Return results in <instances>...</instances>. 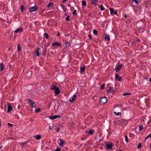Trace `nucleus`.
I'll use <instances>...</instances> for the list:
<instances>
[{"mask_svg": "<svg viewBox=\"0 0 151 151\" xmlns=\"http://www.w3.org/2000/svg\"><path fill=\"white\" fill-rule=\"evenodd\" d=\"M50 88L52 90H55V96H57L60 93V90L59 88L57 87L55 85L52 84V86L50 87Z\"/></svg>", "mask_w": 151, "mask_h": 151, "instance_id": "nucleus-1", "label": "nucleus"}, {"mask_svg": "<svg viewBox=\"0 0 151 151\" xmlns=\"http://www.w3.org/2000/svg\"><path fill=\"white\" fill-rule=\"evenodd\" d=\"M107 101V98L105 96L102 97L101 98L100 102L101 104H104Z\"/></svg>", "mask_w": 151, "mask_h": 151, "instance_id": "nucleus-2", "label": "nucleus"}, {"mask_svg": "<svg viewBox=\"0 0 151 151\" xmlns=\"http://www.w3.org/2000/svg\"><path fill=\"white\" fill-rule=\"evenodd\" d=\"M27 101L30 103V105L32 108H35L36 106V105L35 103L33 102L30 99H27Z\"/></svg>", "mask_w": 151, "mask_h": 151, "instance_id": "nucleus-3", "label": "nucleus"}, {"mask_svg": "<svg viewBox=\"0 0 151 151\" xmlns=\"http://www.w3.org/2000/svg\"><path fill=\"white\" fill-rule=\"evenodd\" d=\"M106 148L107 149L110 150L112 149V147L113 146L112 143L110 142H107L106 144Z\"/></svg>", "mask_w": 151, "mask_h": 151, "instance_id": "nucleus-4", "label": "nucleus"}, {"mask_svg": "<svg viewBox=\"0 0 151 151\" xmlns=\"http://www.w3.org/2000/svg\"><path fill=\"white\" fill-rule=\"evenodd\" d=\"M94 132V130L93 129H91L90 130L87 131H86L85 133L86 134H88L89 135H93Z\"/></svg>", "mask_w": 151, "mask_h": 151, "instance_id": "nucleus-5", "label": "nucleus"}, {"mask_svg": "<svg viewBox=\"0 0 151 151\" xmlns=\"http://www.w3.org/2000/svg\"><path fill=\"white\" fill-rule=\"evenodd\" d=\"M115 79L118 81H122V78L120 77L119 75L117 73H116L115 77Z\"/></svg>", "mask_w": 151, "mask_h": 151, "instance_id": "nucleus-6", "label": "nucleus"}, {"mask_svg": "<svg viewBox=\"0 0 151 151\" xmlns=\"http://www.w3.org/2000/svg\"><path fill=\"white\" fill-rule=\"evenodd\" d=\"M122 66V64H121L118 65V66H116V68L114 69V70L116 72H118L121 69Z\"/></svg>", "mask_w": 151, "mask_h": 151, "instance_id": "nucleus-7", "label": "nucleus"}, {"mask_svg": "<svg viewBox=\"0 0 151 151\" xmlns=\"http://www.w3.org/2000/svg\"><path fill=\"white\" fill-rule=\"evenodd\" d=\"M23 31H24V30H23V28L22 27H20L19 28L16 30L14 31V33H20L23 32Z\"/></svg>", "mask_w": 151, "mask_h": 151, "instance_id": "nucleus-8", "label": "nucleus"}, {"mask_svg": "<svg viewBox=\"0 0 151 151\" xmlns=\"http://www.w3.org/2000/svg\"><path fill=\"white\" fill-rule=\"evenodd\" d=\"M77 98L76 95L74 94L69 99V101L70 102H72L75 101V99Z\"/></svg>", "mask_w": 151, "mask_h": 151, "instance_id": "nucleus-9", "label": "nucleus"}, {"mask_svg": "<svg viewBox=\"0 0 151 151\" xmlns=\"http://www.w3.org/2000/svg\"><path fill=\"white\" fill-rule=\"evenodd\" d=\"M37 8L36 6H35L33 7H32L30 8L29 9L30 12H33L37 10Z\"/></svg>", "mask_w": 151, "mask_h": 151, "instance_id": "nucleus-10", "label": "nucleus"}, {"mask_svg": "<svg viewBox=\"0 0 151 151\" xmlns=\"http://www.w3.org/2000/svg\"><path fill=\"white\" fill-rule=\"evenodd\" d=\"M7 112L10 113L12 110L13 108L12 106L10 104H8L7 106Z\"/></svg>", "mask_w": 151, "mask_h": 151, "instance_id": "nucleus-11", "label": "nucleus"}, {"mask_svg": "<svg viewBox=\"0 0 151 151\" xmlns=\"http://www.w3.org/2000/svg\"><path fill=\"white\" fill-rule=\"evenodd\" d=\"M52 46H61V43L58 42H55L53 43L51 45Z\"/></svg>", "mask_w": 151, "mask_h": 151, "instance_id": "nucleus-12", "label": "nucleus"}, {"mask_svg": "<svg viewBox=\"0 0 151 151\" xmlns=\"http://www.w3.org/2000/svg\"><path fill=\"white\" fill-rule=\"evenodd\" d=\"M34 138H35L37 140H39L41 138V136L40 135H36L34 136Z\"/></svg>", "mask_w": 151, "mask_h": 151, "instance_id": "nucleus-13", "label": "nucleus"}, {"mask_svg": "<svg viewBox=\"0 0 151 151\" xmlns=\"http://www.w3.org/2000/svg\"><path fill=\"white\" fill-rule=\"evenodd\" d=\"M80 69H81V70L80 71V73H83L85 70V66H81L80 67Z\"/></svg>", "mask_w": 151, "mask_h": 151, "instance_id": "nucleus-14", "label": "nucleus"}, {"mask_svg": "<svg viewBox=\"0 0 151 151\" xmlns=\"http://www.w3.org/2000/svg\"><path fill=\"white\" fill-rule=\"evenodd\" d=\"M91 4H93L94 5H96L98 2V0H91Z\"/></svg>", "mask_w": 151, "mask_h": 151, "instance_id": "nucleus-15", "label": "nucleus"}, {"mask_svg": "<svg viewBox=\"0 0 151 151\" xmlns=\"http://www.w3.org/2000/svg\"><path fill=\"white\" fill-rule=\"evenodd\" d=\"M114 88L112 87H110L106 91L107 92H113L114 91Z\"/></svg>", "mask_w": 151, "mask_h": 151, "instance_id": "nucleus-16", "label": "nucleus"}, {"mask_svg": "<svg viewBox=\"0 0 151 151\" xmlns=\"http://www.w3.org/2000/svg\"><path fill=\"white\" fill-rule=\"evenodd\" d=\"M60 143H59V145L60 146H62L64 144V141L62 139H60Z\"/></svg>", "mask_w": 151, "mask_h": 151, "instance_id": "nucleus-17", "label": "nucleus"}, {"mask_svg": "<svg viewBox=\"0 0 151 151\" xmlns=\"http://www.w3.org/2000/svg\"><path fill=\"white\" fill-rule=\"evenodd\" d=\"M17 51L18 53L19 54L22 52L21 49L19 44H18L17 46Z\"/></svg>", "mask_w": 151, "mask_h": 151, "instance_id": "nucleus-18", "label": "nucleus"}, {"mask_svg": "<svg viewBox=\"0 0 151 151\" xmlns=\"http://www.w3.org/2000/svg\"><path fill=\"white\" fill-rule=\"evenodd\" d=\"M105 39L107 41H109L110 40V36L109 35L106 34L105 35L104 37Z\"/></svg>", "mask_w": 151, "mask_h": 151, "instance_id": "nucleus-19", "label": "nucleus"}, {"mask_svg": "<svg viewBox=\"0 0 151 151\" xmlns=\"http://www.w3.org/2000/svg\"><path fill=\"white\" fill-rule=\"evenodd\" d=\"M4 64L2 63H1L0 64V72L3 70L4 68Z\"/></svg>", "mask_w": 151, "mask_h": 151, "instance_id": "nucleus-20", "label": "nucleus"}, {"mask_svg": "<svg viewBox=\"0 0 151 151\" xmlns=\"http://www.w3.org/2000/svg\"><path fill=\"white\" fill-rule=\"evenodd\" d=\"M70 43L69 42H66L65 45V49H67V48H68L70 46Z\"/></svg>", "mask_w": 151, "mask_h": 151, "instance_id": "nucleus-21", "label": "nucleus"}, {"mask_svg": "<svg viewBox=\"0 0 151 151\" xmlns=\"http://www.w3.org/2000/svg\"><path fill=\"white\" fill-rule=\"evenodd\" d=\"M41 49L40 48H38L37 50L35 51V53L36 54V56H39L40 55V53L39 52L40 50H41Z\"/></svg>", "mask_w": 151, "mask_h": 151, "instance_id": "nucleus-22", "label": "nucleus"}, {"mask_svg": "<svg viewBox=\"0 0 151 151\" xmlns=\"http://www.w3.org/2000/svg\"><path fill=\"white\" fill-rule=\"evenodd\" d=\"M49 119H51L52 120H53L57 118V116L56 115L53 116H50L49 117Z\"/></svg>", "mask_w": 151, "mask_h": 151, "instance_id": "nucleus-23", "label": "nucleus"}, {"mask_svg": "<svg viewBox=\"0 0 151 151\" xmlns=\"http://www.w3.org/2000/svg\"><path fill=\"white\" fill-rule=\"evenodd\" d=\"M99 8L100 9L101 11H103L105 9V8L103 6L102 4H101Z\"/></svg>", "mask_w": 151, "mask_h": 151, "instance_id": "nucleus-24", "label": "nucleus"}, {"mask_svg": "<svg viewBox=\"0 0 151 151\" xmlns=\"http://www.w3.org/2000/svg\"><path fill=\"white\" fill-rule=\"evenodd\" d=\"M44 37L46 39H47L49 37L48 35L46 33L44 34Z\"/></svg>", "mask_w": 151, "mask_h": 151, "instance_id": "nucleus-25", "label": "nucleus"}, {"mask_svg": "<svg viewBox=\"0 0 151 151\" xmlns=\"http://www.w3.org/2000/svg\"><path fill=\"white\" fill-rule=\"evenodd\" d=\"M109 9L110 11V14H113V13L114 12V9L113 8H109Z\"/></svg>", "mask_w": 151, "mask_h": 151, "instance_id": "nucleus-26", "label": "nucleus"}, {"mask_svg": "<svg viewBox=\"0 0 151 151\" xmlns=\"http://www.w3.org/2000/svg\"><path fill=\"white\" fill-rule=\"evenodd\" d=\"M82 5L83 6H86V1H82Z\"/></svg>", "mask_w": 151, "mask_h": 151, "instance_id": "nucleus-27", "label": "nucleus"}, {"mask_svg": "<svg viewBox=\"0 0 151 151\" xmlns=\"http://www.w3.org/2000/svg\"><path fill=\"white\" fill-rule=\"evenodd\" d=\"M93 32L94 34L95 35H97L98 32L97 30L96 29H94L93 30Z\"/></svg>", "mask_w": 151, "mask_h": 151, "instance_id": "nucleus-28", "label": "nucleus"}, {"mask_svg": "<svg viewBox=\"0 0 151 151\" xmlns=\"http://www.w3.org/2000/svg\"><path fill=\"white\" fill-rule=\"evenodd\" d=\"M150 137V139H151V134H150L149 135H148L145 137V140L147 139L149 137Z\"/></svg>", "mask_w": 151, "mask_h": 151, "instance_id": "nucleus-29", "label": "nucleus"}, {"mask_svg": "<svg viewBox=\"0 0 151 151\" xmlns=\"http://www.w3.org/2000/svg\"><path fill=\"white\" fill-rule=\"evenodd\" d=\"M114 113L115 115L116 116H119L121 115V113L120 112H114Z\"/></svg>", "mask_w": 151, "mask_h": 151, "instance_id": "nucleus-30", "label": "nucleus"}, {"mask_svg": "<svg viewBox=\"0 0 151 151\" xmlns=\"http://www.w3.org/2000/svg\"><path fill=\"white\" fill-rule=\"evenodd\" d=\"M125 141H126V142L127 143H128L129 142L128 139V137L127 135H126L125 136Z\"/></svg>", "mask_w": 151, "mask_h": 151, "instance_id": "nucleus-31", "label": "nucleus"}, {"mask_svg": "<svg viewBox=\"0 0 151 151\" xmlns=\"http://www.w3.org/2000/svg\"><path fill=\"white\" fill-rule=\"evenodd\" d=\"M105 86V84L104 83L101 86V87H100V89L101 90H102L104 88V87Z\"/></svg>", "mask_w": 151, "mask_h": 151, "instance_id": "nucleus-32", "label": "nucleus"}, {"mask_svg": "<svg viewBox=\"0 0 151 151\" xmlns=\"http://www.w3.org/2000/svg\"><path fill=\"white\" fill-rule=\"evenodd\" d=\"M92 99L93 100L96 101L97 99V97L96 96H93Z\"/></svg>", "mask_w": 151, "mask_h": 151, "instance_id": "nucleus-33", "label": "nucleus"}, {"mask_svg": "<svg viewBox=\"0 0 151 151\" xmlns=\"http://www.w3.org/2000/svg\"><path fill=\"white\" fill-rule=\"evenodd\" d=\"M24 6L23 5H22L21 6V10L22 12H24Z\"/></svg>", "mask_w": 151, "mask_h": 151, "instance_id": "nucleus-34", "label": "nucleus"}, {"mask_svg": "<svg viewBox=\"0 0 151 151\" xmlns=\"http://www.w3.org/2000/svg\"><path fill=\"white\" fill-rule=\"evenodd\" d=\"M143 128V127L142 125H140L139 126V130L140 131L141 130H142Z\"/></svg>", "mask_w": 151, "mask_h": 151, "instance_id": "nucleus-35", "label": "nucleus"}, {"mask_svg": "<svg viewBox=\"0 0 151 151\" xmlns=\"http://www.w3.org/2000/svg\"><path fill=\"white\" fill-rule=\"evenodd\" d=\"M70 17L69 16H68L65 18L66 20L68 22L69 21H70Z\"/></svg>", "mask_w": 151, "mask_h": 151, "instance_id": "nucleus-36", "label": "nucleus"}, {"mask_svg": "<svg viewBox=\"0 0 151 151\" xmlns=\"http://www.w3.org/2000/svg\"><path fill=\"white\" fill-rule=\"evenodd\" d=\"M40 109H41L40 108H37L35 110V112L36 113L40 111Z\"/></svg>", "mask_w": 151, "mask_h": 151, "instance_id": "nucleus-37", "label": "nucleus"}, {"mask_svg": "<svg viewBox=\"0 0 151 151\" xmlns=\"http://www.w3.org/2000/svg\"><path fill=\"white\" fill-rule=\"evenodd\" d=\"M131 93H124L122 94V95L124 96H125L127 95H129Z\"/></svg>", "mask_w": 151, "mask_h": 151, "instance_id": "nucleus-38", "label": "nucleus"}, {"mask_svg": "<svg viewBox=\"0 0 151 151\" xmlns=\"http://www.w3.org/2000/svg\"><path fill=\"white\" fill-rule=\"evenodd\" d=\"M142 147V145L140 143H139V144L138 145L137 148L139 149L140 148Z\"/></svg>", "mask_w": 151, "mask_h": 151, "instance_id": "nucleus-39", "label": "nucleus"}, {"mask_svg": "<svg viewBox=\"0 0 151 151\" xmlns=\"http://www.w3.org/2000/svg\"><path fill=\"white\" fill-rule=\"evenodd\" d=\"M51 6V4L50 2H49L48 4L47 5V7L48 8H50Z\"/></svg>", "mask_w": 151, "mask_h": 151, "instance_id": "nucleus-40", "label": "nucleus"}, {"mask_svg": "<svg viewBox=\"0 0 151 151\" xmlns=\"http://www.w3.org/2000/svg\"><path fill=\"white\" fill-rule=\"evenodd\" d=\"M61 149L60 148H57L55 151H60Z\"/></svg>", "mask_w": 151, "mask_h": 151, "instance_id": "nucleus-41", "label": "nucleus"}, {"mask_svg": "<svg viewBox=\"0 0 151 151\" xmlns=\"http://www.w3.org/2000/svg\"><path fill=\"white\" fill-rule=\"evenodd\" d=\"M60 129V128L59 127H58L57 128H56V129L55 130L57 132H58Z\"/></svg>", "mask_w": 151, "mask_h": 151, "instance_id": "nucleus-42", "label": "nucleus"}, {"mask_svg": "<svg viewBox=\"0 0 151 151\" xmlns=\"http://www.w3.org/2000/svg\"><path fill=\"white\" fill-rule=\"evenodd\" d=\"M77 13V11L76 10H75L74 12H73V14H76Z\"/></svg>", "mask_w": 151, "mask_h": 151, "instance_id": "nucleus-43", "label": "nucleus"}, {"mask_svg": "<svg viewBox=\"0 0 151 151\" xmlns=\"http://www.w3.org/2000/svg\"><path fill=\"white\" fill-rule=\"evenodd\" d=\"M142 28H143L142 27H139L138 28V31H141Z\"/></svg>", "mask_w": 151, "mask_h": 151, "instance_id": "nucleus-44", "label": "nucleus"}, {"mask_svg": "<svg viewBox=\"0 0 151 151\" xmlns=\"http://www.w3.org/2000/svg\"><path fill=\"white\" fill-rule=\"evenodd\" d=\"M88 37L90 38V39L91 40H92V37H91V35L90 34H89L88 35Z\"/></svg>", "mask_w": 151, "mask_h": 151, "instance_id": "nucleus-45", "label": "nucleus"}, {"mask_svg": "<svg viewBox=\"0 0 151 151\" xmlns=\"http://www.w3.org/2000/svg\"><path fill=\"white\" fill-rule=\"evenodd\" d=\"M134 1L135 2V3L136 4H138V1L137 0H134V1H132V2Z\"/></svg>", "mask_w": 151, "mask_h": 151, "instance_id": "nucleus-46", "label": "nucleus"}, {"mask_svg": "<svg viewBox=\"0 0 151 151\" xmlns=\"http://www.w3.org/2000/svg\"><path fill=\"white\" fill-rule=\"evenodd\" d=\"M8 124L9 125V126L10 127H12V126H13V124H11L10 123H8Z\"/></svg>", "mask_w": 151, "mask_h": 151, "instance_id": "nucleus-47", "label": "nucleus"}, {"mask_svg": "<svg viewBox=\"0 0 151 151\" xmlns=\"http://www.w3.org/2000/svg\"><path fill=\"white\" fill-rule=\"evenodd\" d=\"M117 11L116 10L114 12L113 14H116L117 13Z\"/></svg>", "mask_w": 151, "mask_h": 151, "instance_id": "nucleus-48", "label": "nucleus"}, {"mask_svg": "<svg viewBox=\"0 0 151 151\" xmlns=\"http://www.w3.org/2000/svg\"><path fill=\"white\" fill-rule=\"evenodd\" d=\"M57 118H61V116L60 115H57Z\"/></svg>", "mask_w": 151, "mask_h": 151, "instance_id": "nucleus-49", "label": "nucleus"}, {"mask_svg": "<svg viewBox=\"0 0 151 151\" xmlns=\"http://www.w3.org/2000/svg\"><path fill=\"white\" fill-rule=\"evenodd\" d=\"M26 142H23V143H21V144L22 145H24V144H26Z\"/></svg>", "mask_w": 151, "mask_h": 151, "instance_id": "nucleus-50", "label": "nucleus"}, {"mask_svg": "<svg viewBox=\"0 0 151 151\" xmlns=\"http://www.w3.org/2000/svg\"><path fill=\"white\" fill-rule=\"evenodd\" d=\"M49 129L50 130H51L52 129V127L51 126H50L49 127Z\"/></svg>", "mask_w": 151, "mask_h": 151, "instance_id": "nucleus-51", "label": "nucleus"}, {"mask_svg": "<svg viewBox=\"0 0 151 151\" xmlns=\"http://www.w3.org/2000/svg\"><path fill=\"white\" fill-rule=\"evenodd\" d=\"M124 17L125 18H127V15L126 14H125V15H124Z\"/></svg>", "mask_w": 151, "mask_h": 151, "instance_id": "nucleus-52", "label": "nucleus"}, {"mask_svg": "<svg viewBox=\"0 0 151 151\" xmlns=\"http://www.w3.org/2000/svg\"><path fill=\"white\" fill-rule=\"evenodd\" d=\"M119 105H118V104H117L115 106H114V107L115 108V107H116L117 106H119Z\"/></svg>", "mask_w": 151, "mask_h": 151, "instance_id": "nucleus-53", "label": "nucleus"}, {"mask_svg": "<svg viewBox=\"0 0 151 151\" xmlns=\"http://www.w3.org/2000/svg\"><path fill=\"white\" fill-rule=\"evenodd\" d=\"M67 0H63V2H65L67 1Z\"/></svg>", "mask_w": 151, "mask_h": 151, "instance_id": "nucleus-54", "label": "nucleus"}, {"mask_svg": "<svg viewBox=\"0 0 151 151\" xmlns=\"http://www.w3.org/2000/svg\"><path fill=\"white\" fill-rule=\"evenodd\" d=\"M149 81H150V82H151V78H150V80H149Z\"/></svg>", "mask_w": 151, "mask_h": 151, "instance_id": "nucleus-55", "label": "nucleus"}, {"mask_svg": "<svg viewBox=\"0 0 151 151\" xmlns=\"http://www.w3.org/2000/svg\"><path fill=\"white\" fill-rule=\"evenodd\" d=\"M59 35H60V34H59V32H58V36H59Z\"/></svg>", "mask_w": 151, "mask_h": 151, "instance_id": "nucleus-56", "label": "nucleus"}, {"mask_svg": "<svg viewBox=\"0 0 151 151\" xmlns=\"http://www.w3.org/2000/svg\"><path fill=\"white\" fill-rule=\"evenodd\" d=\"M2 146H1V147H0V150L1 148H2Z\"/></svg>", "mask_w": 151, "mask_h": 151, "instance_id": "nucleus-57", "label": "nucleus"}, {"mask_svg": "<svg viewBox=\"0 0 151 151\" xmlns=\"http://www.w3.org/2000/svg\"><path fill=\"white\" fill-rule=\"evenodd\" d=\"M1 126V120H0V126Z\"/></svg>", "mask_w": 151, "mask_h": 151, "instance_id": "nucleus-58", "label": "nucleus"}, {"mask_svg": "<svg viewBox=\"0 0 151 151\" xmlns=\"http://www.w3.org/2000/svg\"><path fill=\"white\" fill-rule=\"evenodd\" d=\"M150 148H151V144L150 145Z\"/></svg>", "mask_w": 151, "mask_h": 151, "instance_id": "nucleus-59", "label": "nucleus"}, {"mask_svg": "<svg viewBox=\"0 0 151 151\" xmlns=\"http://www.w3.org/2000/svg\"><path fill=\"white\" fill-rule=\"evenodd\" d=\"M65 15H67V14L66 13L65 14Z\"/></svg>", "mask_w": 151, "mask_h": 151, "instance_id": "nucleus-60", "label": "nucleus"}, {"mask_svg": "<svg viewBox=\"0 0 151 151\" xmlns=\"http://www.w3.org/2000/svg\"><path fill=\"white\" fill-rule=\"evenodd\" d=\"M118 151H122L120 149Z\"/></svg>", "mask_w": 151, "mask_h": 151, "instance_id": "nucleus-61", "label": "nucleus"}, {"mask_svg": "<svg viewBox=\"0 0 151 151\" xmlns=\"http://www.w3.org/2000/svg\"><path fill=\"white\" fill-rule=\"evenodd\" d=\"M68 6L70 7V5H68Z\"/></svg>", "mask_w": 151, "mask_h": 151, "instance_id": "nucleus-62", "label": "nucleus"}, {"mask_svg": "<svg viewBox=\"0 0 151 151\" xmlns=\"http://www.w3.org/2000/svg\"><path fill=\"white\" fill-rule=\"evenodd\" d=\"M100 141H101V139L99 141V142H100Z\"/></svg>", "mask_w": 151, "mask_h": 151, "instance_id": "nucleus-63", "label": "nucleus"}]
</instances>
